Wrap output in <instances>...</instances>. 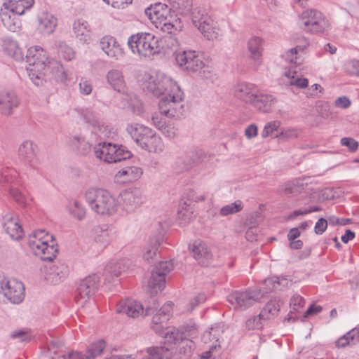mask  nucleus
I'll return each mask as SVG.
<instances>
[{
	"label": "nucleus",
	"instance_id": "1",
	"mask_svg": "<svg viewBox=\"0 0 359 359\" xmlns=\"http://www.w3.org/2000/svg\"><path fill=\"white\" fill-rule=\"evenodd\" d=\"M85 199L90 210L96 215L110 217L118 210V202L107 190L90 188L85 192Z\"/></svg>",
	"mask_w": 359,
	"mask_h": 359
},
{
	"label": "nucleus",
	"instance_id": "2",
	"mask_svg": "<svg viewBox=\"0 0 359 359\" xmlns=\"http://www.w3.org/2000/svg\"><path fill=\"white\" fill-rule=\"evenodd\" d=\"M126 130L135 142L143 149L160 154L165 148L161 137L151 128L141 124H130Z\"/></svg>",
	"mask_w": 359,
	"mask_h": 359
},
{
	"label": "nucleus",
	"instance_id": "3",
	"mask_svg": "<svg viewBox=\"0 0 359 359\" xmlns=\"http://www.w3.org/2000/svg\"><path fill=\"white\" fill-rule=\"evenodd\" d=\"M128 46L133 53L144 60L152 59L154 55L160 53L161 48L158 38L148 32H140L130 36L128 39Z\"/></svg>",
	"mask_w": 359,
	"mask_h": 359
},
{
	"label": "nucleus",
	"instance_id": "4",
	"mask_svg": "<svg viewBox=\"0 0 359 359\" xmlns=\"http://www.w3.org/2000/svg\"><path fill=\"white\" fill-rule=\"evenodd\" d=\"M28 245L33 253L44 261H52L57 253L53 236L44 229H39L29 236Z\"/></svg>",
	"mask_w": 359,
	"mask_h": 359
},
{
	"label": "nucleus",
	"instance_id": "5",
	"mask_svg": "<svg viewBox=\"0 0 359 359\" xmlns=\"http://www.w3.org/2000/svg\"><path fill=\"white\" fill-rule=\"evenodd\" d=\"M27 62L28 67L27 71L29 79L36 86L43 84L45 72L48 59L46 51L39 46H34L27 50Z\"/></svg>",
	"mask_w": 359,
	"mask_h": 359
},
{
	"label": "nucleus",
	"instance_id": "6",
	"mask_svg": "<svg viewBox=\"0 0 359 359\" xmlns=\"http://www.w3.org/2000/svg\"><path fill=\"white\" fill-rule=\"evenodd\" d=\"M299 23L305 32L312 34H323L331 29V24L327 17L314 8L302 11L299 15Z\"/></svg>",
	"mask_w": 359,
	"mask_h": 359
},
{
	"label": "nucleus",
	"instance_id": "7",
	"mask_svg": "<svg viewBox=\"0 0 359 359\" xmlns=\"http://www.w3.org/2000/svg\"><path fill=\"white\" fill-rule=\"evenodd\" d=\"M175 60L180 67L189 72H200L206 79L213 78L211 68L205 66L202 58L194 50H188L175 53Z\"/></svg>",
	"mask_w": 359,
	"mask_h": 359
},
{
	"label": "nucleus",
	"instance_id": "8",
	"mask_svg": "<svg viewBox=\"0 0 359 359\" xmlns=\"http://www.w3.org/2000/svg\"><path fill=\"white\" fill-rule=\"evenodd\" d=\"M191 21L208 40L213 41L219 38V29L204 8H195L191 13Z\"/></svg>",
	"mask_w": 359,
	"mask_h": 359
},
{
	"label": "nucleus",
	"instance_id": "9",
	"mask_svg": "<svg viewBox=\"0 0 359 359\" xmlns=\"http://www.w3.org/2000/svg\"><path fill=\"white\" fill-rule=\"evenodd\" d=\"M263 297L264 292L257 288L236 290L228 295L227 301L234 309L243 311L260 302Z\"/></svg>",
	"mask_w": 359,
	"mask_h": 359
},
{
	"label": "nucleus",
	"instance_id": "10",
	"mask_svg": "<svg viewBox=\"0 0 359 359\" xmlns=\"http://www.w3.org/2000/svg\"><path fill=\"white\" fill-rule=\"evenodd\" d=\"M94 152L97 158L109 163L126 160L131 156L130 152L122 145L104 142L97 144L94 148Z\"/></svg>",
	"mask_w": 359,
	"mask_h": 359
},
{
	"label": "nucleus",
	"instance_id": "11",
	"mask_svg": "<svg viewBox=\"0 0 359 359\" xmlns=\"http://www.w3.org/2000/svg\"><path fill=\"white\" fill-rule=\"evenodd\" d=\"M183 92L180 86H174V90L162 97L158 103L161 114L167 117L179 116L182 113Z\"/></svg>",
	"mask_w": 359,
	"mask_h": 359
},
{
	"label": "nucleus",
	"instance_id": "12",
	"mask_svg": "<svg viewBox=\"0 0 359 359\" xmlns=\"http://www.w3.org/2000/svg\"><path fill=\"white\" fill-rule=\"evenodd\" d=\"M25 287L22 282L8 280L0 276V302L8 299L13 304H19L25 298Z\"/></svg>",
	"mask_w": 359,
	"mask_h": 359
},
{
	"label": "nucleus",
	"instance_id": "13",
	"mask_svg": "<svg viewBox=\"0 0 359 359\" xmlns=\"http://www.w3.org/2000/svg\"><path fill=\"white\" fill-rule=\"evenodd\" d=\"M145 86L154 95L165 96L174 90V86H179L170 77L161 73L150 75L146 81Z\"/></svg>",
	"mask_w": 359,
	"mask_h": 359
},
{
	"label": "nucleus",
	"instance_id": "14",
	"mask_svg": "<svg viewBox=\"0 0 359 359\" xmlns=\"http://www.w3.org/2000/svg\"><path fill=\"white\" fill-rule=\"evenodd\" d=\"M118 197V205L128 213L135 212L144 202L142 191L138 188L125 189L119 194Z\"/></svg>",
	"mask_w": 359,
	"mask_h": 359
},
{
	"label": "nucleus",
	"instance_id": "15",
	"mask_svg": "<svg viewBox=\"0 0 359 359\" xmlns=\"http://www.w3.org/2000/svg\"><path fill=\"white\" fill-rule=\"evenodd\" d=\"M172 303L171 302L164 304L158 309V304L154 302V306H149L153 308L149 315H153L151 327L158 334L163 333V329L172 315Z\"/></svg>",
	"mask_w": 359,
	"mask_h": 359
},
{
	"label": "nucleus",
	"instance_id": "16",
	"mask_svg": "<svg viewBox=\"0 0 359 359\" xmlns=\"http://www.w3.org/2000/svg\"><path fill=\"white\" fill-rule=\"evenodd\" d=\"M99 278L92 275L83 278L77 287L75 300L77 304L83 306L93 297L97 290Z\"/></svg>",
	"mask_w": 359,
	"mask_h": 359
},
{
	"label": "nucleus",
	"instance_id": "17",
	"mask_svg": "<svg viewBox=\"0 0 359 359\" xmlns=\"http://www.w3.org/2000/svg\"><path fill=\"white\" fill-rule=\"evenodd\" d=\"M37 149V145L31 140L23 141L18 147V154L20 160L32 170L38 169L39 165Z\"/></svg>",
	"mask_w": 359,
	"mask_h": 359
},
{
	"label": "nucleus",
	"instance_id": "18",
	"mask_svg": "<svg viewBox=\"0 0 359 359\" xmlns=\"http://www.w3.org/2000/svg\"><path fill=\"white\" fill-rule=\"evenodd\" d=\"M173 269L171 261H164L158 263L151 272L148 285L156 292L161 291L165 286V276Z\"/></svg>",
	"mask_w": 359,
	"mask_h": 359
},
{
	"label": "nucleus",
	"instance_id": "19",
	"mask_svg": "<svg viewBox=\"0 0 359 359\" xmlns=\"http://www.w3.org/2000/svg\"><path fill=\"white\" fill-rule=\"evenodd\" d=\"M152 309L153 308L148 306L144 311L140 302L132 299H126L117 304L116 311L118 313H124L130 318H135L149 316Z\"/></svg>",
	"mask_w": 359,
	"mask_h": 359
},
{
	"label": "nucleus",
	"instance_id": "20",
	"mask_svg": "<svg viewBox=\"0 0 359 359\" xmlns=\"http://www.w3.org/2000/svg\"><path fill=\"white\" fill-rule=\"evenodd\" d=\"M171 9L165 4L158 2L147 7L144 13L151 22L156 27V25L162 22H165L168 18H172Z\"/></svg>",
	"mask_w": 359,
	"mask_h": 359
},
{
	"label": "nucleus",
	"instance_id": "21",
	"mask_svg": "<svg viewBox=\"0 0 359 359\" xmlns=\"http://www.w3.org/2000/svg\"><path fill=\"white\" fill-rule=\"evenodd\" d=\"M100 48L111 59L118 60L124 55L123 48L119 44L116 39L111 35H105L100 39Z\"/></svg>",
	"mask_w": 359,
	"mask_h": 359
},
{
	"label": "nucleus",
	"instance_id": "22",
	"mask_svg": "<svg viewBox=\"0 0 359 359\" xmlns=\"http://www.w3.org/2000/svg\"><path fill=\"white\" fill-rule=\"evenodd\" d=\"M232 93L236 99L251 104L258 93V88L252 83L241 82L234 85Z\"/></svg>",
	"mask_w": 359,
	"mask_h": 359
},
{
	"label": "nucleus",
	"instance_id": "23",
	"mask_svg": "<svg viewBox=\"0 0 359 359\" xmlns=\"http://www.w3.org/2000/svg\"><path fill=\"white\" fill-rule=\"evenodd\" d=\"M3 226L12 239L18 241L22 238V226L19 223L18 216L14 213L8 212L3 217Z\"/></svg>",
	"mask_w": 359,
	"mask_h": 359
},
{
	"label": "nucleus",
	"instance_id": "24",
	"mask_svg": "<svg viewBox=\"0 0 359 359\" xmlns=\"http://www.w3.org/2000/svg\"><path fill=\"white\" fill-rule=\"evenodd\" d=\"M194 258L201 265H208L212 258V254L207 243L196 241L189 247Z\"/></svg>",
	"mask_w": 359,
	"mask_h": 359
},
{
	"label": "nucleus",
	"instance_id": "25",
	"mask_svg": "<svg viewBox=\"0 0 359 359\" xmlns=\"http://www.w3.org/2000/svg\"><path fill=\"white\" fill-rule=\"evenodd\" d=\"M69 274V269L66 264L57 262L50 266L46 272V279L53 285L62 282Z\"/></svg>",
	"mask_w": 359,
	"mask_h": 359
},
{
	"label": "nucleus",
	"instance_id": "26",
	"mask_svg": "<svg viewBox=\"0 0 359 359\" xmlns=\"http://www.w3.org/2000/svg\"><path fill=\"white\" fill-rule=\"evenodd\" d=\"M19 101L16 95L11 91L0 90V111L2 114L9 116L13 109L17 107Z\"/></svg>",
	"mask_w": 359,
	"mask_h": 359
},
{
	"label": "nucleus",
	"instance_id": "27",
	"mask_svg": "<svg viewBox=\"0 0 359 359\" xmlns=\"http://www.w3.org/2000/svg\"><path fill=\"white\" fill-rule=\"evenodd\" d=\"M67 145L80 155H86L91 150V145L81 135H71L67 137Z\"/></svg>",
	"mask_w": 359,
	"mask_h": 359
},
{
	"label": "nucleus",
	"instance_id": "28",
	"mask_svg": "<svg viewBox=\"0 0 359 359\" xmlns=\"http://www.w3.org/2000/svg\"><path fill=\"white\" fill-rule=\"evenodd\" d=\"M309 43L306 38L302 39V42L295 47L287 50L283 57L285 60L295 66L299 65L304 60V51L309 46Z\"/></svg>",
	"mask_w": 359,
	"mask_h": 359
},
{
	"label": "nucleus",
	"instance_id": "29",
	"mask_svg": "<svg viewBox=\"0 0 359 359\" xmlns=\"http://www.w3.org/2000/svg\"><path fill=\"white\" fill-rule=\"evenodd\" d=\"M142 173V170L140 167L128 166L116 173L115 180L120 183L133 182L140 178Z\"/></svg>",
	"mask_w": 359,
	"mask_h": 359
},
{
	"label": "nucleus",
	"instance_id": "30",
	"mask_svg": "<svg viewBox=\"0 0 359 359\" xmlns=\"http://www.w3.org/2000/svg\"><path fill=\"white\" fill-rule=\"evenodd\" d=\"M276 102V98L272 95L261 93L258 90L251 104L259 111L267 113Z\"/></svg>",
	"mask_w": 359,
	"mask_h": 359
},
{
	"label": "nucleus",
	"instance_id": "31",
	"mask_svg": "<svg viewBox=\"0 0 359 359\" xmlns=\"http://www.w3.org/2000/svg\"><path fill=\"white\" fill-rule=\"evenodd\" d=\"M73 31L76 37L84 43H89L91 41L90 28L88 22L82 19L74 22Z\"/></svg>",
	"mask_w": 359,
	"mask_h": 359
},
{
	"label": "nucleus",
	"instance_id": "32",
	"mask_svg": "<svg viewBox=\"0 0 359 359\" xmlns=\"http://www.w3.org/2000/svg\"><path fill=\"white\" fill-rule=\"evenodd\" d=\"M34 4V0H7L4 3L5 9L18 15H23Z\"/></svg>",
	"mask_w": 359,
	"mask_h": 359
},
{
	"label": "nucleus",
	"instance_id": "33",
	"mask_svg": "<svg viewBox=\"0 0 359 359\" xmlns=\"http://www.w3.org/2000/svg\"><path fill=\"white\" fill-rule=\"evenodd\" d=\"M107 81L109 85L118 93L126 90V82L122 72L117 69H111L107 74Z\"/></svg>",
	"mask_w": 359,
	"mask_h": 359
},
{
	"label": "nucleus",
	"instance_id": "34",
	"mask_svg": "<svg viewBox=\"0 0 359 359\" xmlns=\"http://www.w3.org/2000/svg\"><path fill=\"white\" fill-rule=\"evenodd\" d=\"M9 10L1 11L0 18L4 26L13 32H19L22 27L21 21Z\"/></svg>",
	"mask_w": 359,
	"mask_h": 359
},
{
	"label": "nucleus",
	"instance_id": "35",
	"mask_svg": "<svg viewBox=\"0 0 359 359\" xmlns=\"http://www.w3.org/2000/svg\"><path fill=\"white\" fill-rule=\"evenodd\" d=\"M153 124L158 128L161 133L170 139L175 138L178 133V128L172 123H165L158 115L152 116Z\"/></svg>",
	"mask_w": 359,
	"mask_h": 359
},
{
	"label": "nucleus",
	"instance_id": "36",
	"mask_svg": "<svg viewBox=\"0 0 359 359\" xmlns=\"http://www.w3.org/2000/svg\"><path fill=\"white\" fill-rule=\"evenodd\" d=\"M56 26L57 19L50 13H42L39 18L38 29L44 34H52Z\"/></svg>",
	"mask_w": 359,
	"mask_h": 359
},
{
	"label": "nucleus",
	"instance_id": "37",
	"mask_svg": "<svg viewBox=\"0 0 359 359\" xmlns=\"http://www.w3.org/2000/svg\"><path fill=\"white\" fill-rule=\"evenodd\" d=\"M95 240L103 247L108 245L113 240L114 231L107 225L99 226L95 229Z\"/></svg>",
	"mask_w": 359,
	"mask_h": 359
},
{
	"label": "nucleus",
	"instance_id": "38",
	"mask_svg": "<svg viewBox=\"0 0 359 359\" xmlns=\"http://www.w3.org/2000/svg\"><path fill=\"white\" fill-rule=\"evenodd\" d=\"M49 72L57 81L65 83L67 81V74L64 67L57 60H50L47 62V67L44 72Z\"/></svg>",
	"mask_w": 359,
	"mask_h": 359
},
{
	"label": "nucleus",
	"instance_id": "39",
	"mask_svg": "<svg viewBox=\"0 0 359 359\" xmlns=\"http://www.w3.org/2000/svg\"><path fill=\"white\" fill-rule=\"evenodd\" d=\"M280 309V302L276 299H271L260 311L261 316L267 322L274 319L278 315Z\"/></svg>",
	"mask_w": 359,
	"mask_h": 359
},
{
	"label": "nucleus",
	"instance_id": "40",
	"mask_svg": "<svg viewBox=\"0 0 359 359\" xmlns=\"http://www.w3.org/2000/svg\"><path fill=\"white\" fill-rule=\"evenodd\" d=\"M263 39L257 36H253L248 40V50L254 60H259L261 58L263 52Z\"/></svg>",
	"mask_w": 359,
	"mask_h": 359
},
{
	"label": "nucleus",
	"instance_id": "41",
	"mask_svg": "<svg viewBox=\"0 0 359 359\" xmlns=\"http://www.w3.org/2000/svg\"><path fill=\"white\" fill-rule=\"evenodd\" d=\"M4 50L15 60H22L23 59L22 49L20 48L18 43L12 39L6 38L4 39Z\"/></svg>",
	"mask_w": 359,
	"mask_h": 359
},
{
	"label": "nucleus",
	"instance_id": "42",
	"mask_svg": "<svg viewBox=\"0 0 359 359\" xmlns=\"http://www.w3.org/2000/svg\"><path fill=\"white\" fill-rule=\"evenodd\" d=\"M159 245L160 239L158 237H151L143 249V259L147 262L153 260L157 255Z\"/></svg>",
	"mask_w": 359,
	"mask_h": 359
},
{
	"label": "nucleus",
	"instance_id": "43",
	"mask_svg": "<svg viewBox=\"0 0 359 359\" xmlns=\"http://www.w3.org/2000/svg\"><path fill=\"white\" fill-rule=\"evenodd\" d=\"M359 342V329L354 328L348 332L336 341V346L344 348L347 346H353Z\"/></svg>",
	"mask_w": 359,
	"mask_h": 359
},
{
	"label": "nucleus",
	"instance_id": "44",
	"mask_svg": "<svg viewBox=\"0 0 359 359\" xmlns=\"http://www.w3.org/2000/svg\"><path fill=\"white\" fill-rule=\"evenodd\" d=\"M67 210L73 218L79 221L83 220L86 215V210L83 205L76 199L69 201Z\"/></svg>",
	"mask_w": 359,
	"mask_h": 359
},
{
	"label": "nucleus",
	"instance_id": "45",
	"mask_svg": "<svg viewBox=\"0 0 359 359\" xmlns=\"http://www.w3.org/2000/svg\"><path fill=\"white\" fill-rule=\"evenodd\" d=\"M148 357L139 358L135 355L136 359H170L172 353L168 348L163 346L150 347L147 349Z\"/></svg>",
	"mask_w": 359,
	"mask_h": 359
},
{
	"label": "nucleus",
	"instance_id": "46",
	"mask_svg": "<svg viewBox=\"0 0 359 359\" xmlns=\"http://www.w3.org/2000/svg\"><path fill=\"white\" fill-rule=\"evenodd\" d=\"M171 8L177 11L182 15L188 14L192 7L191 0H169Z\"/></svg>",
	"mask_w": 359,
	"mask_h": 359
},
{
	"label": "nucleus",
	"instance_id": "47",
	"mask_svg": "<svg viewBox=\"0 0 359 359\" xmlns=\"http://www.w3.org/2000/svg\"><path fill=\"white\" fill-rule=\"evenodd\" d=\"M163 336L166 342L169 344H177L184 337L183 334L180 332L175 327H167L163 329V333L161 334Z\"/></svg>",
	"mask_w": 359,
	"mask_h": 359
},
{
	"label": "nucleus",
	"instance_id": "48",
	"mask_svg": "<svg viewBox=\"0 0 359 359\" xmlns=\"http://www.w3.org/2000/svg\"><path fill=\"white\" fill-rule=\"evenodd\" d=\"M243 208V203L241 200H237L233 203L224 205L219 210V215L226 217L230 215L236 214L241 211Z\"/></svg>",
	"mask_w": 359,
	"mask_h": 359
},
{
	"label": "nucleus",
	"instance_id": "49",
	"mask_svg": "<svg viewBox=\"0 0 359 359\" xmlns=\"http://www.w3.org/2000/svg\"><path fill=\"white\" fill-rule=\"evenodd\" d=\"M264 283L266 285H271L269 290H281L283 287H287L292 284L291 280L284 277H276L268 278L264 280Z\"/></svg>",
	"mask_w": 359,
	"mask_h": 359
},
{
	"label": "nucleus",
	"instance_id": "50",
	"mask_svg": "<svg viewBox=\"0 0 359 359\" xmlns=\"http://www.w3.org/2000/svg\"><path fill=\"white\" fill-rule=\"evenodd\" d=\"M126 260L119 262H111L105 267V272L114 276H118L125 271L128 266Z\"/></svg>",
	"mask_w": 359,
	"mask_h": 359
},
{
	"label": "nucleus",
	"instance_id": "51",
	"mask_svg": "<svg viewBox=\"0 0 359 359\" xmlns=\"http://www.w3.org/2000/svg\"><path fill=\"white\" fill-rule=\"evenodd\" d=\"M106 346L105 342L103 340L92 344L86 351V357L87 359H95L96 357L100 355Z\"/></svg>",
	"mask_w": 359,
	"mask_h": 359
},
{
	"label": "nucleus",
	"instance_id": "52",
	"mask_svg": "<svg viewBox=\"0 0 359 359\" xmlns=\"http://www.w3.org/2000/svg\"><path fill=\"white\" fill-rule=\"evenodd\" d=\"M266 320L263 319L259 313L257 316L249 318L245 323V327L250 330L262 329L266 323Z\"/></svg>",
	"mask_w": 359,
	"mask_h": 359
},
{
	"label": "nucleus",
	"instance_id": "53",
	"mask_svg": "<svg viewBox=\"0 0 359 359\" xmlns=\"http://www.w3.org/2000/svg\"><path fill=\"white\" fill-rule=\"evenodd\" d=\"M177 344H179V352L180 354H183L186 358L191 355L194 349V343L192 340L184 337Z\"/></svg>",
	"mask_w": 359,
	"mask_h": 359
},
{
	"label": "nucleus",
	"instance_id": "54",
	"mask_svg": "<svg viewBox=\"0 0 359 359\" xmlns=\"http://www.w3.org/2000/svg\"><path fill=\"white\" fill-rule=\"evenodd\" d=\"M221 332H222V330L219 326L212 327L209 331L204 332L203 334V341L205 343L210 342L212 340L217 342L219 341V334Z\"/></svg>",
	"mask_w": 359,
	"mask_h": 359
},
{
	"label": "nucleus",
	"instance_id": "55",
	"mask_svg": "<svg viewBox=\"0 0 359 359\" xmlns=\"http://www.w3.org/2000/svg\"><path fill=\"white\" fill-rule=\"evenodd\" d=\"M285 76L288 78V83L290 86H295L298 88H306L308 87L309 81L306 78L299 77L297 76L290 75V72L286 73Z\"/></svg>",
	"mask_w": 359,
	"mask_h": 359
},
{
	"label": "nucleus",
	"instance_id": "56",
	"mask_svg": "<svg viewBox=\"0 0 359 359\" xmlns=\"http://www.w3.org/2000/svg\"><path fill=\"white\" fill-rule=\"evenodd\" d=\"M192 212L184 203L177 211V220L180 224H185L191 220Z\"/></svg>",
	"mask_w": 359,
	"mask_h": 359
},
{
	"label": "nucleus",
	"instance_id": "57",
	"mask_svg": "<svg viewBox=\"0 0 359 359\" xmlns=\"http://www.w3.org/2000/svg\"><path fill=\"white\" fill-rule=\"evenodd\" d=\"M304 183L302 180H294L285 185V191L287 194L299 193L303 189Z\"/></svg>",
	"mask_w": 359,
	"mask_h": 359
},
{
	"label": "nucleus",
	"instance_id": "58",
	"mask_svg": "<svg viewBox=\"0 0 359 359\" xmlns=\"http://www.w3.org/2000/svg\"><path fill=\"white\" fill-rule=\"evenodd\" d=\"M58 54L66 60H71L74 57V52L72 48L64 43H60Z\"/></svg>",
	"mask_w": 359,
	"mask_h": 359
},
{
	"label": "nucleus",
	"instance_id": "59",
	"mask_svg": "<svg viewBox=\"0 0 359 359\" xmlns=\"http://www.w3.org/2000/svg\"><path fill=\"white\" fill-rule=\"evenodd\" d=\"M299 131L297 128H288L282 129L276 137L279 139L291 140L298 137Z\"/></svg>",
	"mask_w": 359,
	"mask_h": 359
},
{
	"label": "nucleus",
	"instance_id": "60",
	"mask_svg": "<svg viewBox=\"0 0 359 359\" xmlns=\"http://www.w3.org/2000/svg\"><path fill=\"white\" fill-rule=\"evenodd\" d=\"M280 126V123L277 121H271L267 123L262 131V135L263 137H269L272 135L273 132L277 131Z\"/></svg>",
	"mask_w": 359,
	"mask_h": 359
},
{
	"label": "nucleus",
	"instance_id": "61",
	"mask_svg": "<svg viewBox=\"0 0 359 359\" xmlns=\"http://www.w3.org/2000/svg\"><path fill=\"white\" fill-rule=\"evenodd\" d=\"M342 146L346 147L351 152H355L359 146V143L352 137H342L340 140Z\"/></svg>",
	"mask_w": 359,
	"mask_h": 359
},
{
	"label": "nucleus",
	"instance_id": "62",
	"mask_svg": "<svg viewBox=\"0 0 359 359\" xmlns=\"http://www.w3.org/2000/svg\"><path fill=\"white\" fill-rule=\"evenodd\" d=\"M156 27L169 34L174 33L177 30L176 25L171 22V18H168L165 22L156 25Z\"/></svg>",
	"mask_w": 359,
	"mask_h": 359
},
{
	"label": "nucleus",
	"instance_id": "63",
	"mask_svg": "<svg viewBox=\"0 0 359 359\" xmlns=\"http://www.w3.org/2000/svg\"><path fill=\"white\" fill-rule=\"evenodd\" d=\"M10 194L11 197L15 201V202L18 203L20 205H25L26 198L17 188L11 187L10 189Z\"/></svg>",
	"mask_w": 359,
	"mask_h": 359
},
{
	"label": "nucleus",
	"instance_id": "64",
	"mask_svg": "<svg viewBox=\"0 0 359 359\" xmlns=\"http://www.w3.org/2000/svg\"><path fill=\"white\" fill-rule=\"evenodd\" d=\"M323 90V88L320 85L315 83L306 90L305 94L307 97H319Z\"/></svg>",
	"mask_w": 359,
	"mask_h": 359
}]
</instances>
